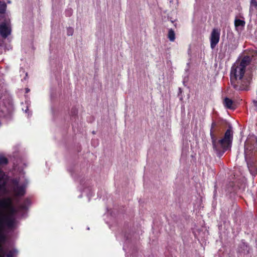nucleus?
<instances>
[{"mask_svg":"<svg viewBox=\"0 0 257 257\" xmlns=\"http://www.w3.org/2000/svg\"><path fill=\"white\" fill-rule=\"evenodd\" d=\"M13 191L16 196H23L25 193V187L24 185H20L18 184V181L17 180L13 181Z\"/></svg>","mask_w":257,"mask_h":257,"instance_id":"nucleus-6","label":"nucleus"},{"mask_svg":"<svg viewBox=\"0 0 257 257\" xmlns=\"http://www.w3.org/2000/svg\"><path fill=\"white\" fill-rule=\"evenodd\" d=\"M14 223L15 219L12 216L3 214L0 210V233L5 225L9 228H12L14 226Z\"/></svg>","mask_w":257,"mask_h":257,"instance_id":"nucleus-3","label":"nucleus"},{"mask_svg":"<svg viewBox=\"0 0 257 257\" xmlns=\"http://www.w3.org/2000/svg\"><path fill=\"white\" fill-rule=\"evenodd\" d=\"M3 237V236L0 234V241L2 240V239ZM0 254H4L5 255V251H4V248L1 243H0Z\"/></svg>","mask_w":257,"mask_h":257,"instance_id":"nucleus-13","label":"nucleus"},{"mask_svg":"<svg viewBox=\"0 0 257 257\" xmlns=\"http://www.w3.org/2000/svg\"><path fill=\"white\" fill-rule=\"evenodd\" d=\"M0 205L2 206L5 207L7 206V202L5 200L0 201Z\"/></svg>","mask_w":257,"mask_h":257,"instance_id":"nucleus-16","label":"nucleus"},{"mask_svg":"<svg viewBox=\"0 0 257 257\" xmlns=\"http://www.w3.org/2000/svg\"><path fill=\"white\" fill-rule=\"evenodd\" d=\"M216 123L213 122L211 124L210 135L212 140V143L214 150L219 156H222L223 154L228 149H230L233 140V132L230 128H228L225 133L223 138L217 140L213 128L216 126Z\"/></svg>","mask_w":257,"mask_h":257,"instance_id":"nucleus-2","label":"nucleus"},{"mask_svg":"<svg viewBox=\"0 0 257 257\" xmlns=\"http://www.w3.org/2000/svg\"><path fill=\"white\" fill-rule=\"evenodd\" d=\"M73 31L72 29L69 28L67 29V35L68 36H72L73 34Z\"/></svg>","mask_w":257,"mask_h":257,"instance_id":"nucleus-15","label":"nucleus"},{"mask_svg":"<svg viewBox=\"0 0 257 257\" xmlns=\"http://www.w3.org/2000/svg\"><path fill=\"white\" fill-rule=\"evenodd\" d=\"M29 91V89L27 88L26 89V92H28Z\"/></svg>","mask_w":257,"mask_h":257,"instance_id":"nucleus-18","label":"nucleus"},{"mask_svg":"<svg viewBox=\"0 0 257 257\" xmlns=\"http://www.w3.org/2000/svg\"><path fill=\"white\" fill-rule=\"evenodd\" d=\"M257 9V0H250V12H253Z\"/></svg>","mask_w":257,"mask_h":257,"instance_id":"nucleus-9","label":"nucleus"},{"mask_svg":"<svg viewBox=\"0 0 257 257\" xmlns=\"http://www.w3.org/2000/svg\"><path fill=\"white\" fill-rule=\"evenodd\" d=\"M11 33V28L10 22L6 21L0 24V35L3 38H7Z\"/></svg>","mask_w":257,"mask_h":257,"instance_id":"nucleus-5","label":"nucleus"},{"mask_svg":"<svg viewBox=\"0 0 257 257\" xmlns=\"http://www.w3.org/2000/svg\"><path fill=\"white\" fill-rule=\"evenodd\" d=\"M224 105L228 108L232 109L233 108V101L232 100L228 98H225L224 100Z\"/></svg>","mask_w":257,"mask_h":257,"instance_id":"nucleus-7","label":"nucleus"},{"mask_svg":"<svg viewBox=\"0 0 257 257\" xmlns=\"http://www.w3.org/2000/svg\"><path fill=\"white\" fill-rule=\"evenodd\" d=\"M4 254H0V257H4Z\"/></svg>","mask_w":257,"mask_h":257,"instance_id":"nucleus-17","label":"nucleus"},{"mask_svg":"<svg viewBox=\"0 0 257 257\" xmlns=\"http://www.w3.org/2000/svg\"><path fill=\"white\" fill-rule=\"evenodd\" d=\"M234 25L236 27H243L245 25V22L240 19H236L234 21Z\"/></svg>","mask_w":257,"mask_h":257,"instance_id":"nucleus-10","label":"nucleus"},{"mask_svg":"<svg viewBox=\"0 0 257 257\" xmlns=\"http://www.w3.org/2000/svg\"><path fill=\"white\" fill-rule=\"evenodd\" d=\"M14 254V252L13 250L9 251L8 253L7 254V256L8 257H13Z\"/></svg>","mask_w":257,"mask_h":257,"instance_id":"nucleus-14","label":"nucleus"},{"mask_svg":"<svg viewBox=\"0 0 257 257\" xmlns=\"http://www.w3.org/2000/svg\"><path fill=\"white\" fill-rule=\"evenodd\" d=\"M8 163V160L6 158L4 157H0V164H6Z\"/></svg>","mask_w":257,"mask_h":257,"instance_id":"nucleus-12","label":"nucleus"},{"mask_svg":"<svg viewBox=\"0 0 257 257\" xmlns=\"http://www.w3.org/2000/svg\"><path fill=\"white\" fill-rule=\"evenodd\" d=\"M168 38L171 42H174L175 40V34L172 29H169L168 34Z\"/></svg>","mask_w":257,"mask_h":257,"instance_id":"nucleus-8","label":"nucleus"},{"mask_svg":"<svg viewBox=\"0 0 257 257\" xmlns=\"http://www.w3.org/2000/svg\"><path fill=\"white\" fill-rule=\"evenodd\" d=\"M220 31L218 29H213L210 37V47L213 49L220 40Z\"/></svg>","mask_w":257,"mask_h":257,"instance_id":"nucleus-4","label":"nucleus"},{"mask_svg":"<svg viewBox=\"0 0 257 257\" xmlns=\"http://www.w3.org/2000/svg\"><path fill=\"white\" fill-rule=\"evenodd\" d=\"M250 63V57H244L240 61H236L230 71V81L236 90L245 89L249 84V80L244 76L246 67Z\"/></svg>","mask_w":257,"mask_h":257,"instance_id":"nucleus-1","label":"nucleus"},{"mask_svg":"<svg viewBox=\"0 0 257 257\" xmlns=\"http://www.w3.org/2000/svg\"><path fill=\"white\" fill-rule=\"evenodd\" d=\"M6 5L4 3L0 2V13H4L6 11Z\"/></svg>","mask_w":257,"mask_h":257,"instance_id":"nucleus-11","label":"nucleus"}]
</instances>
